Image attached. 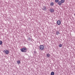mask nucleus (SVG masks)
<instances>
[{
	"mask_svg": "<svg viewBox=\"0 0 75 75\" xmlns=\"http://www.w3.org/2000/svg\"><path fill=\"white\" fill-rule=\"evenodd\" d=\"M56 35H59V34H60V33H59V32L58 31H57L56 32Z\"/></svg>",
	"mask_w": 75,
	"mask_h": 75,
	"instance_id": "nucleus-10",
	"label": "nucleus"
},
{
	"mask_svg": "<svg viewBox=\"0 0 75 75\" xmlns=\"http://www.w3.org/2000/svg\"><path fill=\"white\" fill-rule=\"evenodd\" d=\"M60 1L62 3H64L65 2V0H61Z\"/></svg>",
	"mask_w": 75,
	"mask_h": 75,
	"instance_id": "nucleus-9",
	"label": "nucleus"
},
{
	"mask_svg": "<svg viewBox=\"0 0 75 75\" xmlns=\"http://www.w3.org/2000/svg\"><path fill=\"white\" fill-rule=\"evenodd\" d=\"M26 50H27V49L24 47L21 49V51L23 52H26V51H26Z\"/></svg>",
	"mask_w": 75,
	"mask_h": 75,
	"instance_id": "nucleus-2",
	"label": "nucleus"
},
{
	"mask_svg": "<svg viewBox=\"0 0 75 75\" xmlns=\"http://www.w3.org/2000/svg\"><path fill=\"white\" fill-rule=\"evenodd\" d=\"M59 1V0H55V2L56 3H58Z\"/></svg>",
	"mask_w": 75,
	"mask_h": 75,
	"instance_id": "nucleus-15",
	"label": "nucleus"
},
{
	"mask_svg": "<svg viewBox=\"0 0 75 75\" xmlns=\"http://www.w3.org/2000/svg\"><path fill=\"white\" fill-rule=\"evenodd\" d=\"M21 62H20V61L18 60L17 61V63L18 64H20Z\"/></svg>",
	"mask_w": 75,
	"mask_h": 75,
	"instance_id": "nucleus-11",
	"label": "nucleus"
},
{
	"mask_svg": "<svg viewBox=\"0 0 75 75\" xmlns=\"http://www.w3.org/2000/svg\"><path fill=\"white\" fill-rule=\"evenodd\" d=\"M62 47V45L60 44H59V47Z\"/></svg>",
	"mask_w": 75,
	"mask_h": 75,
	"instance_id": "nucleus-16",
	"label": "nucleus"
},
{
	"mask_svg": "<svg viewBox=\"0 0 75 75\" xmlns=\"http://www.w3.org/2000/svg\"><path fill=\"white\" fill-rule=\"evenodd\" d=\"M54 72H52L51 73V75H54Z\"/></svg>",
	"mask_w": 75,
	"mask_h": 75,
	"instance_id": "nucleus-12",
	"label": "nucleus"
},
{
	"mask_svg": "<svg viewBox=\"0 0 75 75\" xmlns=\"http://www.w3.org/2000/svg\"><path fill=\"white\" fill-rule=\"evenodd\" d=\"M44 46L43 45H40L39 47V49L40 50H44Z\"/></svg>",
	"mask_w": 75,
	"mask_h": 75,
	"instance_id": "nucleus-1",
	"label": "nucleus"
},
{
	"mask_svg": "<svg viewBox=\"0 0 75 75\" xmlns=\"http://www.w3.org/2000/svg\"><path fill=\"white\" fill-rule=\"evenodd\" d=\"M42 10H44L45 11H46L47 10L46 7L44 6L43 7V8H42Z\"/></svg>",
	"mask_w": 75,
	"mask_h": 75,
	"instance_id": "nucleus-3",
	"label": "nucleus"
},
{
	"mask_svg": "<svg viewBox=\"0 0 75 75\" xmlns=\"http://www.w3.org/2000/svg\"><path fill=\"white\" fill-rule=\"evenodd\" d=\"M2 44H3V42L1 40H0V45H1Z\"/></svg>",
	"mask_w": 75,
	"mask_h": 75,
	"instance_id": "nucleus-13",
	"label": "nucleus"
},
{
	"mask_svg": "<svg viewBox=\"0 0 75 75\" xmlns=\"http://www.w3.org/2000/svg\"><path fill=\"white\" fill-rule=\"evenodd\" d=\"M57 4L59 6H61V5H62V2H61V1H59L58 2H57Z\"/></svg>",
	"mask_w": 75,
	"mask_h": 75,
	"instance_id": "nucleus-5",
	"label": "nucleus"
},
{
	"mask_svg": "<svg viewBox=\"0 0 75 75\" xmlns=\"http://www.w3.org/2000/svg\"><path fill=\"white\" fill-rule=\"evenodd\" d=\"M5 53L6 54H9V51L8 50H6L5 51Z\"/></svg>",
	"mask_w": 75,
	"mask_h": 75,
	"instance_id": "nucleus-7",
	"label": "nucleus"
},
{
	"mask_svg": "<svg viewBox=\"0 0 75 75\" xmlns=\"http://www.w3.org/2000/svg\"><path fill=\"white\" fill-rule=\"evenodd\" d=\"M57 24L58 25H60L61 24V21L59 20H58L57 21Z\"/></svg>",
	"mask_w": 75,
	"mask_h": 75,
	"instance_id": "nucleus-6",
	"label": "nucleus"
},
{
	"mask_svg": "<svg viewBox=\"0 0 75 75\" xmlns=\"http://www.w3.org/2000/svg\"><path fill=\"white\" fill-rule=\"evenodd\" d=\"M50 6H52L54 5V2H52L50 3Z\"/></svg>",
	"mask_w": 75,
	"mask_h": 75,
	"instance_id": "nucleus-8",
	"label": "nucleus"
},
{
	"mask_svg": "<svg viewBox=\"0 0 75 75\" xmlns=\"http://www.w3.org/2000/svg\"><path fill=\"white\" fill-rule=\"evenodd\" d=\"M50 11L51 13H53V12H54V9L53 8H50Z\"/></svg>",
	"mask_w": 75,
	"mask_h": 75,
	"instance_id": "nucleus-4",
	"label": "nucleus"
},
{
	"mask_svg": "<svg viewBox=\"0 0 75 75\" xmlns=\"http://www.w3.org/2000/svg\"><path fill=\"white\" fill-rule=\"evenodd\" d=\"M50 54H47V57H50Z\"/></svg>",
	"mask_w": 75,
	"mask_h": 75,
	"instance_id": "nucleus-14",
	"label": "nucleus"
},
{
	"mask_svg": "<svg viewBox=\"0 0 75 75\" xmlns=\"http://www.w3.org/2000/svg\"><path fill=\"white\" fill-rule=\"evenodd\" d=\"M29 39H30H30H31V38H29Z\"/></svg>",
	"mask_w": 75,
	"mask_h": 75,
	"instance_id": "nucleus-17",
	"label": "nucleus"
}]
</instances>
